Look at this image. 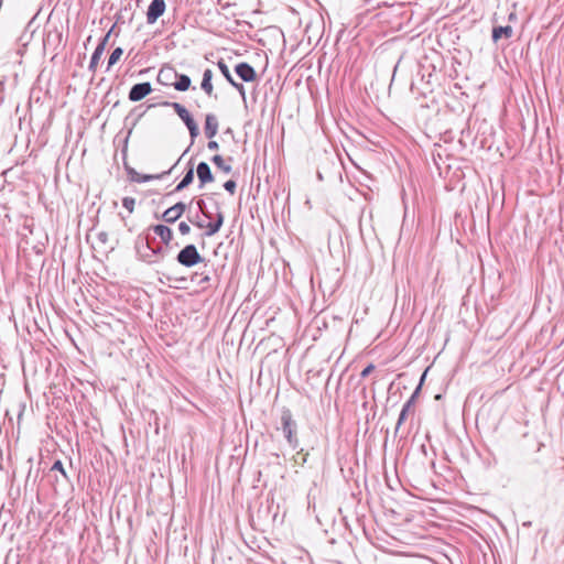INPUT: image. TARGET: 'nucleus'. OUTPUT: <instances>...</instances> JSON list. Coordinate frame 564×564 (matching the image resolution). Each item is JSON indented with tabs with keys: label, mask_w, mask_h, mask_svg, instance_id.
Returning <instances> with one entry per match:
<instances>
[{
	"label": "nucleus",
	"mask_w": 564,
	"mask_h": 564,
	"mask_svg": "<svg viewBox=\"0 0 564 564\" xmlns=\"http://www.w3.org/2000/svg\"><path fill=\"white\" fill-rule=\"evenodd\" d=\"M180 176H195L193 159L186 162V165Z\"/></svg>",
	"instance_id": "obj_23"
},
{
	"label": "nucleus",
	"mask_w": 564,
	"mask_h": 564,
	"mask_svg": "<svg viewBox=\"0 0 564 564\" xmlns=\"http://www.w3.org/2000/svg\"><path fill=\"white\" fill-rule=\"evenodd\" d=\"M192 79L188 75L177 73V76L174 79L173 87L177 91H187L191 88Z\"/></svg>",
	"instance_id": "obj_15"
},
{
	"label": "nucleus",
	"mask_w": 564,
	"mask_h": 564,
	"mask_svg": "<svg viewBox=\"0 0 564 564\" xmlns=\"http://www.w3.org/2000/svg\"><path fill=\"white\" fill-rule=\"evenodd\" d=\"M152 107H155V105H154V104L149 105V106L147 107V109H150V108H152Z\"/></svg>",
	"instance_id": "obj_53"
},
{
	"label": "nucleus",
	"mask_w": 564,
	"mask_h": 564,
	"mask_svg": "<svg viewBox=\"0 0 564 564\" xmlns=\"http://www.w3.org/2000/svg\"><path fill=\"white\" fill-rule=\"evenodd\" d=\"M178 230L182 235H187L191 231V227L188 224L182 221L178 224Z\"/></svg>",
	"instance_id": "obj_31"
},
{
	"label": "nucleus",
	"mask_w": 564,
	"mask_h": 564,
	"mask_svg": "<svg viewBox=\"0 0 564 564\" xmlns=\"http://www.w3.org/2000/svg\"><path fill=\"white\" fill-rule=\"evenodd\" d=\"M465 135H470V132H469V131L462 130V138H460L459 142H460L463 145H465V143H464V137H465Z\"/></svg>",
	"instance_id": "obj_39"
},
{
	"label": "nucleus",
	"mask_w": 564,
	"mask_h": 564,
	"mask_svg": "<svg viewBox=\"0 0 564 564\" xmlns=\"http://www.w3.org/2000/svg\"><path fill=\"white\" fill-rule=\"evenodd\" d=\"M197 204H198V207H199V209H200L202 212H203V210H205V209H204V205H205V204H204V202H203V200H199Z\"/></svg>",
	"instance_id": "obj_45"
},
{
	"label": "nucleus",
	"mask_w": 564,
	"mask_h": 564,
	"mask_svg": "<svg viewBox=\"0 0 564 564\" xmlns=\"http://www.w3.org/2000/svg\"><path fill=\"white\" fill-rule=\"evenodd\" d=\"M126 170H127L128 176H169L175 170V165H173L172 167H170L166 171H162L159 173H139L134 169L128 166L127 164H126Z\"/></svg>",
	"instance_id": "obj_17"
},
{
	"label": "nucleus",
	"mask_w": 564,
	"mask_h": 564,
	"mask_svg": "<svg viewBox=\"0 0 564 564\" xmlns=\"http://www.w3.org/2000/svg\"><path fill=\"white\" fill-rule=\"evenodd\" d=\"M424 378H425V372L423 373V376L421 378V383L416 387L415 391L411 395V398H413V403L415 402V399H416L417 394L420 393L421 384H422V381L424 380Z\"/></svg>",
	"instance_id": "obj_34"
},
{
	"label": "nucleus",
	"mask_w": 564,
	"mask_h": 564,
	"mask_svg": "<svg viewBox=\"0 0 564 564\" xmlns=\"http://www.w3.org/2000/svg\"><path fill=\"white\" fill-rule=\"evenodd\" d=\"M213 164L223 173L229 174L231 172V158L225 159L220 154H214V156L210 159Z\"/></svg>",
	"instance_id": "obj_13"
},
{
	"label": "nucleus",
	"mask_w": 564,
	"mask_h": 564,
	"mask_svg": "<svg viewBox=\"0 0 564 564\" xmlns=\"http://www.w3.org/2000/svg\"><path fill=\"white\" fill-rule=\"evenodd\" d=\"M115 18H116V20H115V23L112 24V25H115V28L120 23H124L121 12H118Z\"/></svg>",
	"instance_id": "obj_36"
},
{
	"label": "nucleus",
	"mask_w": 564,
	"mask_h": 564,
	"mask_svg": "<svg viewBox=\"0 0 564 564\" xmlns=\"http://www.w3.org/2000/svg\"><path fill=\"white\" fill-rule=\"evenodd\" d=\"M236 75L245 83H253L258 79L254 67L248 62H239L234 68Z\"/></svg>",
	"instance_id": "obj_8"
},
{
	"label": "nucleus",
	"mask_w": 564,
	"mask_h": 564,
	"mask_svg": "<svg viewBox=\"0 0 564 564\" xmlns=\"http://www.w3.org/2000/svg\"><path fill=\"white\" fill-rule=\"evenodd\" d=\"M152 91L153 88L150 82L138 83L130 88L128 98L131 102H138L149 96Z\"/></svg>",
	"instance_id": "obj_6"
},
{
	"label": "nucleus",
	"mask_w": 564,
	"mask_h": 564,
	"mask_svg": "<svg viewBox=\"0 0 564 564\" xmlns=\"http://www.w3.org/2000/svg\"><path fill=\"white\" fill-rule=\"evenodd\" d=\"M189 221L192 224H194L196 227L198 228H204L205 227V224L203 221H199V220H193V219H189Z\"/></svg>",
	"instance_id": "obj_38"
},
{
	"label": "nucleus",
	"mask_w": 564,
	"mask_h": 564,
	"mask_svg": "<svg viewBox=\"0 0 564 564\" xmlns=\"http://www.w3.org/2000/svg\"><path fill=\"white\" fill-rule=\"evenodd\" d=\"M185 209H186V205L184 203H182V202L176 203L175 205L167 208L163 213L162 218L166 223H170V224L175 223L183 215Z\"/></svg>",
	"instance_id": "obj_10"
},
{
	"label": "nucleus",
	"mask_w": 564,
	"mask_h": 564,
	"mask_svg": "<svg viewBox=\"0 0 564 564\" xmlns=\"http://www.w3.org/2000/svg\"><path fill=\"white\" fill-rule=\"evenodd\" d=\"M166 10L165 0H152L148 6L145 17L148 24H154L159 18H161Z\"/></svg>",
	"instance_id": "obj_7"
},
{
	"label": "nucleus",
	"mask_w": 564,
	"mask_h": 564,
	"mask_svg": "<svg viewBox=\"0 0 564 564\" xmlns=\"http://www.w3.org/2000/svg\"><path fill=\"white\" fill-rule=\"evenodd\" d=\"M12 171V169H7L0 173V176L6 177Z\"/></svg>",
	"instance_id": "obj_41"
},
{
	"label": "nucleus",
	"mask_w": 564,
	"mask_h": 564,
	"mask_svg": "<svg viewBox=\"0 0 564 564\" xmlns=\"http://www.w3.org/2000/svg\"><path fill=\"white\" fill-rule=\"evenodd\" d=\"M147 109L141 111L140 113L135 115L134 119L139 122V120L145 115Z\"/></svg>",
	"instance_id": "obj_40"
},
{
	"label": "nucleus",
	"mask_w": 564,
	"mask_h": 564,
	"mask_svg": "<svg viewBox=\"0 0 564 564\" xmlns=\"http://www.w3.org/2000/svg\"><path fill=\"white\" fill-rule=\"evenodd\" d=\"M281 430L290 446L293 449L297 448L299 440L296 437V422L293 420L291 411L285 408L281 413Z\"/></svg>",
	"instance_id": "obj_3"
},
{
	"label": "nucleus",
	"mask_w": 564,
	"mask_h": 564,
	"mask_svg": "<svg viewBox=\"0 0 564 564\" xmlns=\"http://www.w3.org/2000/svg\"><path fill=\"white\" fill-rule=\"evenodd\" d=\"M52 470H58L64 477H66V471L63 467V464L61 460H56L53 466H52Z\"/></svg>",
	"instance_id": "obj_30"
},
{
	"label": "nucleus",
	"mask_w": 564,
	"mask_h": 564,
	"mask_svg": "<svg viewBox=\"0 0 564 564\" xmlns=\"http://www.w3.org/2000/svg\"><path fill=\"white\" fill-rule=\"evenodd\" d=\"M204 228H206L205 236H207V237H210L217 232V228H216L215 224H212V223L205 224Z\"/></svg>",
	"instance_id": "obj_26"
},
{
	"label": "nucleus",
	"mask_w": 564,
	"mask_h": 564,
	"mask_svg": "<svg viewBox=\"0 0 564 564\" xmlns=\"http://www.w3.org/2000/svg\"><path fill=\"white\" fill-rule=\"evenodd\" d=\"M414 411V403H413V398H410L403 405L401 412H400V415H399V419H398V422H397V427L395 430L398 431L399 427L402 425V423L406 420V416L410 412H413Z\"/></svg>",
	"instance_id": "obj_18"
},
{
	"label": "nucleus",
	"mask_w": 564,
	"mask_h": 564,
	"mask_svg": "<svg viewBox=\"0 0 564 564\" xmlns=\"http://www.w3.org/2000/svg\"><path fill=\"white\" fill-rule=\"evenodd\" d=\"M153 230L165 245H169L173 239V232L171 228L165 225H156L154 226Z\"/></svg>",
	"instance_id": "obj_16"
},
{
	"label": "nucleus",
	"mask_w": 564,
	"mask_h": 564,
	"mask_svg": "<svg viewBox=\"0 0 564 564\" xmlns=\"http://www.w3.org/2000/svg\"><path fill=\"white\" fill-rule=\"evenodd\" d=\"M217 67H218L219 72L221 73V75L225 77V79L228 82V84H230L231 82L235 80V78L229 69V66L226 64V62L223 58L218 59Z\"/></svg>",
	"instance_id": "obj_20"
},
{
	"label": "nucleus",
	"mask_w": 564,
	"mask_h": 564,
	"mask_svg": "<svg viewBox=\"0 0 564 564\" xmlns=\"http://www.w3.org/2000/svg\"><path fill=\"white\" fill-rule=\"evenodd\" d=\"M122 205L131 214L134 210L135 200L132 197H124L122 199Z\"/></svg>",
	"instance_id": "obj_25"
},
{
	"label": "nucleus",
	"mask_w": 564,
	"mask_h": 564,
	"mask_svg": "<svg viewBox=\"0 0 564 564\" xmlns=\"http://www.w3.org/2000/svg\"><path fill=\"white\" fill-rule=\"evenodd\" d=\"M203 215L207 218H210V213L207 210H203Z\"/></svg>",
	"instance_id": "obj_48"
},
{
	"label": "nucleus",
	"mask_w": 564,
	"mask_h": 564,
	"mask_svg": "<svg viewBox=\"0 0 564 564\" xmlns=\"http://www.w3.org/2000/svg\"><path fill=\"white\" fill-rule=\"evenodd\" d=\"M188 151H189V148H186V149H185V152L181 155V158H180V159L176 161V163L174 164V165H175V167L180 164V162H181L182 158H183V156H184V154H185L186 152H188Z\"/></svg>",
	"instance_id": "obj_43"
},
{
	"label": "nucleus",
	"mask_w": 564,
	"mask_h": 564,
	"mask_svg": "<svg viewBox=\"0 0 564 564\" xmlns=\"http://www.w3.org/2000/svg\"><path fill=\"white\" fill-rule=\"evenodd\" d=\"M200 182H202V185L205 184L206 182H212L214 181L215 178H199Z\"/></svg>",
	"instance_id": "obj_44"
},
{
	"label": "nucleus",
	"mask_w": 564,
	"mask_h": 564,
	"mask_svg": "<svg viewBox=\"0 0 564 564\" xmlns=\"http://www.w3.org/2000/svg\"><path fill=\"white\" fill-rule=\"evenodd\" d=\"M513 35L511 25H494L491 30V40L497 44L501 39L509 40Z\"/></svg>",
	"instance_id": "obj_11"
},
{
	"label": "nucleus",
	"mask_w": 564,
	"mask_h": 564,
	"mask_svg": "<svg viewBox=\"0 0 564 564\" xmlns=\"http://www.w3.org/2000/svg\"><path fill=\"white\" fill-rule=\"evenodd\" d=\"M97 240L101 243V245H106L108 242V234L106 231H99L97 232Z\"/></svg>",
	"instance_id": "obj_29"
},
{
	"label": "nucleus",
	"mask_w": 564,
	"mask_h": 564,
	"mask_svg": "<svg viewBox=\"0 0 564 564\" xmlns=\"http://www.w3.org/2000/svg\"><path fill=\"white\" fill-rule=\"evenodd\" d=\"M133 180L138 181V182H144V181H149L150 178L142 177V178H133Z\"/></svg>",
	"instance_id": "obj_49"
},
{
	"label": "nucleus",
	"mask_w": 564,
	"mask_h": 564,
	"mask_svg": "<svg viewBox=\"0 0 564 564\" xmlns=\"http://www.w3.org/2000/svg\"><path fill=\"white\" fill-rule=\"evenodd\" d=\"M149 70H150V68L141 69V70L139 72V75H143V74L148 73Z\"/></svg>",
	"instance_id": "obj_47"
},
{
	"label": "nucleus",
	"mask_w": 564,
	"mask_h": 564,
	"mask_svg": "<svg viewBox=\"0 0 564 564\" xmlns=\"http://www.w3.org/2000/svg\"><path fill=\"white\" fill-rule=\"evenodd\" d=\"M176 76V69L169 64H164L158 73L156 82L163 86H173Z\"/></svg>",
	"instance_id": "obj_9"
},
{
	"label": "nucleus",
	"mask_w": 564,
	"mask_h": 564,
	"mask_svg": "<svg viewBox=\"0 0 564 564\" xmlns=\"http://www.w3.org/2000/svg\"><path fill=\"white\" fill-rule=\"evenodd\" d=\"M454 177H457L458 175L457 174H454L453 175ZM459 176H465L464 173H462Z\"/></svg>",
	"instance_id": "obj_54"
},
{
	"label": "nucleus",
	"mask_w": 564,
	"mask_h": 564,
	"mask_svg": "<svg viewBox=\"0 0 564 564\" xmlns=\"http://www.w3.org/2000/svg\"><path fill=\"white\" fill-rule=\"evenodd\" d=\"M471 144L478 150L498 154L499 158L503 155L495 128L487 123H482L479 127L476 135L473 138Z\"/></svg>",
	"instance_id": "obj_1"
},
{
	"label": "nucleus",
	"mask_w": 564,
	"mask_h": 564,
	"mask_svg": "<svg viewBox=\"0 0 564 564\" xmlns=\"http://www.w3.org/2000/svg\"><path fill=\"white\" fill-rule=\"evenodd\" d=\"M193 180L194 178H182L181 183L176 186L175 192H180L186 188L193 182Z\"/></svg>",
	"instance_id": "obj_27"
},
{
	"label": "nucleus",
	"mask_w": 564,
	"mask_h": 564,
	"mask_svg": "<svg viewBox=\"0 0 564 564\" xmlns=\"http://www.w3.org/2000/svg\"><path fill=\"white\" fill-rule=\"evenodd\" d=\"M115 32V25H112L108 32L101 36L91 54V57H90V62H89V65H88V70L93 74L96 73L97 70V66L99 64V61L106 50V46L108 44V41L111 36V34Z\"/></svg>",
	"instance_id": "obj_4"
},
{
	"label": "nucleus",
	"mask_w": 564,
	"mask_h": 564,
	"mask_svg": "<svg viewBox=\"0 0 564 564\" xmlns=\"http://www.w3.org/2000/svg\"><path fill=\"white\" fill-rule=\"evenodd\" d=\"M375 369L373 365H369L367 366L362 371H361V377L365 378L367 377L368 375H370V372Z\"/></svg>",
	"instance_id": "obj_35"
},
{
	"label": "nucleus",
	"mask_w": 564,
	"mask_h": 564,
	"mask_svg": "<svg viewBox=\"0 0 564 564\" xmlns=\"http://www.w3.org/2000/svg\"><path fill=\"white\" fill-rule=\"evenodd\" d=\"M208 140H209L208 143H207L208 150L217 151L219 149L218 142L213 140V139H208Z\"/></svg>",
	"instance_id": "obj_32"
},
{
	"label": "nucleus",
	"mask_w": 564,
	"mask_h": 564,
	"mask_svg": "<svg viewBox=\"0 0 564 564\" xmlns=\"http://www.w3.org/2000/svg\"><path fill=\"white\" fill-rule=\"evenodd\" d=\"M236 182L231 178H229L225 184H224V187L226 191H228L230 194H234L235 193V189H236Z\"/></svg>",
	"instance_id": "obj_28"
},
{
	"label": "nucleus",
	"mask_w": 564,
	"mask_h": 564,
	"mask_svg": "<svg viewBox=\"0 0 564 564\" xmlns=\"http://www.w3.org/2000/svg\"><path fill=\"white\" fill-rule=\"evenodd\" d=\"M122 54H123L122 47H116L115 50H112V52L110 53V55L108 57L106 72H108L115 64H117L119 62Z\"/></svg>",
	"instance_id": "obj_19"
},
{
	"label": "nucleus",
	"mask_w": 564,
	"mask_h": 564,
	"mask_svg": "<svg viewBox=\"0 0 564 564\" xmlns=\"http://www.w3.org/2000/svg\"><path fill=\"white\" fill-rule=\"evenodd\" d=\"M383 139L377 141L376 145L382 147Z\"/></svg>",
	"instance_id": "obj_50"
},
{
	"label": "nucleus",
	"mask_w": 564,
	"mask_h": 564,
	"mask_svg": "<svg viewBox=\"0 0 564 564\" xmlns=\"http://www.w3.org/2000/svg\"><path fill=\"white\" fill-rule=\"evenodd\" d=\"M258 180V183H257V192H259L260 189V178H257Z\"/></svg>",
	"instance_id": "obj_52"
},
{
	"label": "nucleus",
	"mask_w": 564,
	"mask_h": 564,
	"mask_svg": "<svg viewBox=\"0 0 564 564\" xmlns=\"http://www.w3.org/2000/svg\"><path fill=\"white\" fill-rule=\"evenodd\" d=\"M197 204H198V207H199V209H200L202 212H203V210H205V209H204V205H205V204H204V202H203V200H199Z\"/></svg>",
	"instance_id": "obj_46"
},
{
	"label": "nucleus",
	"mask_w": 564,
	"mask_h": 564,
	"mask_svg": "<svg viewBox=\"0 0 564 564\" xmlns=\"http://www.w3.org/2000/svg\"><path fill=\"white\" fill-rule=\"evenodd\" d=\"M142 105L138 106V107H134L130 112L129 115L124 118V126H128L129 122H130V127L128 129V134H127V138H126V142L128 141V138L130 137V134L132 133V130L133 128L137 126L138 121L132 117L134 116L135 111L141 108Z\"/></svg>",
	"instance_id": "obj_21"
},
{
	"label": "nucleus",
	"mask_w": 564,
	"mask_h": 564,
	"mask_svg": "<svg viewBox=\"0 0 564 564\" xmlns=\"http://www.w3.org/2000/svg\"><path fill=\"white\" fill-rule=\"evenodd\" d=\"M224 223V216L219 213L217 214L216 220H214L212 224L216 225L217 231L220 229L221 225Z\"/></svg>",
	"instance_id": "obj_33"
},
{
	"label": "nucleus",
	"mask_w": 564,
	"mask_h": 564,
	"mask_svg": "<svg viewBox=\"0 0 564 564\" xmlns=\"http://www.w3.org/2000/svg\"><path fill=\"white\" fill-rule=\"evenodd\" d=\"M516 18V14L514 13H510L509 14V20H513Z\"/></svg>",
	"instance_id": "obj_51"
},
{
	"label": "nucleus",
	"mask_w": 564,
	"mask_h": 564,
	"mask_svg": "<svg viewBox=\"0 0 564 564\" xmlns=\"http://www.w3.org/2000/svg\"><path fill=\"white\" fill-rule=\"evenodd\" d=\"M218 131V119L214 113L205 116L204 133L207 139H213Z\"/></svg>",
	"instance_id": "obj_12"
},
{
	"label": "nucleus",
	"mask_w": 564,
	"mask_h": 564,
	"mask_svg": "<svg viewBox=\"0 0 564 564\" xmlns=\"http://www.w3.org/2000/svg\"><path fill=\"white\" fill-rule=\"evenodd\" d=\"M188 151H189V148H186V149H185V152L181 155V158H180V159L176 161V163L174 164V165H175V167L180 164V162H181L182 158H183V156H184V154H185L186 152H188Z\"/></svg>",
	"instance_id": "obj_42"
},
{
	"label": "nucleus",
	"mask_w": 564,
	"mask_h": 564,
	"mask_svg": "<svg viewBox=\"0 0 564 564\" xmlns=\"http://www.w3.org/2000/svg\"><path fill=\"white\" fill-rule=\"evenodd\" d=\"M212 80H213V70L210 68H206L203 72L200 88L209 97H212L213 93H214V86H213Z\"/></svg>",
	"instance_id": "obj_14"
},
{
	"label": "nucleus",
	"mask_w": 564,
	"mask_h": 564,
	"mask_svg": "<svg viewBox=\"0 0 564 564\" xmlns=\"http://www.w3.org/2000/svg\"><path fill=\"white\" fill-rule=\"evenodd\" d=\"M209 280H210L209 275H200L198 284L203 285V284L209 282Z\"/></svg>",
	"instance_id": "obj_37"
},
{
	"label": "nucleus",
	"mask_w": 564,
	"mask_h": 564,
	"mask_svg": "<svg viewBox=\"0 0 564 564\" xmlns=\"http://www.w3.org/2000/svg\"><path fill=\"white\" fill-rule=\"evenodd\" d=\"M158 105L162 107H170L174 110V112L186 126L191 137V144H193L196 138L199 135V127L193 115L188 111V109L184 105L176 101H161Z\"/></svg>",
	"instance_id": "obj_2"
},
{
	"label": "nucleus",
	"mask_w": 564,
	"mask_h": 564,
	"mask_svg": "<svg viewBox=\"0 0 564 564\" xmlns=\"http://www.w3.org/2000/svg\"><path fill=\"white\" fill-rule=\"evenodd\" d=\"M176 260L180 264L191 268L202 262L203 258L194 245H187L177 253Z\"/></svg>",
	"instance_id": "obj_5"
},
{
	"label": "nucleus",
	"mask_w": 564,
	"mask_h": 564,
	"mask_svg": "<svg viewBox=\"0 0 564 564\" xmlns=\"http://www.w3.org/2000/svg\"><path fill=\"white\" fill-rule=\"evenodd\" d=\"M196 176H213L210 166L207 162H199L196 167Z\"/></svg>",
	"instance_id": "obj_22"
},
{
	"label": "nucleus",
	"mask_w": 564,
	"mask_h": 564,
	"mask_svg": "<svg viewBox=\"0 0 564 564\" xmlns=\"http://www.w3.org/2000/svg\"><path fill=\"white\" fill-rule=\"evenodd\" d=\"M231 87H234L239 95L241 96L242 100L246 101V88L242 83H238L236 79L229 84Z\"/></svg>",
	"instance_id": "obj_24"
}]
</instances>
